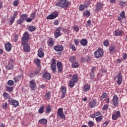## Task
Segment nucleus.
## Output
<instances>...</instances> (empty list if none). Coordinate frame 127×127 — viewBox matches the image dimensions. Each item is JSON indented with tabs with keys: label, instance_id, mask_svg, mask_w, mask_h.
<instances>
[{
	"label": "nucleus",
	"instance_id": "obj_1",
	"mask_svg": "<svg viewBox=\"0 0 127 127\" xmlns=\"http://www.w3.org/2000/svg\"><path fill=\"white\" fill-rule=\"evenodd\" d=\"M28 39H29V34L27 32L24 33L23 36L22 38V46H23L24 51L28 52L30 50L29 45L27 44L28 42Z\"/></svg>",
	"mask_w": 127,
	"mask_h": 127
},
{
	"label": "nucleus",
	"instance_id": "obj_2",
	"mask_svg": "<svg viewBox=\"0 0 127 127\" xmlns=\"http://www.w3.org/2000/svg\"><path fill=\"white\" fill-rule=\"evenodd\" d=\"M71 4V1H67V0H59L56 4L57 6L62 7V8H66Z\"/></svg>",
	"mask_w": 127,
	"mask_h": 127
},
{
	"label": "nucleus",
	"instance_id": "obj_3",
	"mask_svg": "<svg viewBox=\"0 0 127 127\" xmlns=\"http://www.w3.org/2000/svg\"><path fill=\"white\" fill-rule=\"evenodd\" d=\"M78 75L73 74L71 79L69 81L68 86L70 88H73L75 84L78 82Z\"/></svg>",
	"mask_w": 127,
	"mask_h": 127
},
{
	"label": "nucleus",
	"instance_id": "obj_4",
	"mask_svg": "<svg viewBox=\"0 0 127 127\" xmlns=\"http://www.w3.org/2000/svg\"><path fill=\"white\" fill-rule=\"evenodd\" d=\"M94 55L96 56V58H100L104 55V52L102 48H99L94 53Z\"/></svg>",
	"mask_w": 127,
	"mask_h": 127
},
{
	"label": "nucleus",
	"instance_id": "obj_5",
	"mask_svg": "<svg viewBox=\"0 0 127 127\" xmlns=\"http://www.w3.org/2000/svg\"><path fill=\"white\" fill-rule=\"evenodd\" d=\"M57 114L61 119H62L63 120H65L66 119L65 115L63 113V109H62V108H60L58 110Z\"/></svg>",
	"mask_w": 127,
	"mask_h": 127
},
{
	"label": "nucleus",
	"instance_id": "obj_6",
	"mask_svg": "<svg viewBox=\"0 0 127 127\" xmlns=\"http://www.w3.org/2000/svg\"><path fill=\"white\" fill-rule=\"evenodd\" d=\"M58 16V12L54 11L52 13L48 15L47 17V19H55Z\"/></svg>",
	"mask_w": 127,
	"mask_h": 127
},
{
	"label": "nucleus",
	"instance_id": "obj_7",
	"mask_svg": "<svg viewBox=\"0 0 127 127\" xmlns=\"http://www.w3.org/2000/svg\"><path fill=\"white\" fill-rule=\"evenodd\" d=\"M8 103H9L10 105H12V106H13V107H14L15 108H16V107H17V106L19 105V103H18V101L13 99H9L8 100Z\"/></svg>",
	"mask_w": 127,
	"mask_h": 127
},
{
	"label": "nucleus",
	"instance_id": "obj_8",
	"mask_svg": "<svg viewBox=\"0 0 127 127\" xmlns=\"http://www.w3.org/2000/svg\"><path fill=\"white\" fill-rule=\"evenodd\" d=\"M57 66L58 72L60 73L62 72V71H63V64H62V63L60 62H58Z\"/></svg>",
	"mask_w": 127,
	"mask_h": 127
},
{
	"label": "nucleus",
	"instance_id": "obj_9",
	"mask_svg": "<svg viewBox=\"0 0 127 127\" xmlns=\"http://www.w3.org/2000/svg\"><path fill=\"white\" fill-rule=\"evenodd\" d=\"M113 103L115 107H117V106H118V104H119V98H118V96L117 95H115L113 96Z\"/></svg>",
	"mask_w": 127,
	"mask_h": 127
},
{
	"label": "nucleus",
	"instance_id": "obj_10",
	"mask_svg": "<svg viewBox=\"0 0 127 127\" xmlns=\"http://www.w3.org/2000/svg\"><path fill=\"white\" fill-rule=\"evenodd\" d=\"M64 47L62 45H58L54 47V49L57 52H60V51H62L63 50Z\"/></svg>",
	"mask_w": 127,
	"mask_h": 127
},
{
	"label": "nucleus",
	"instance_id": "obj_11",
	"mask_svg": "<svg viewBox=\"0 0 127 127\" xmlns=\"http://www.w3.org/2000/svg\"><path fill=\"white\" fill-rule=\"evenodd\" d=\"M121 117V112L120 111H117L116 114H113L112 120L114 121H117L118 118Z\"/></svg>",
	"mask_w": 127,
	"mask_h": 127
},
{
	"label": "nucleus",
	"instance_id": "obj_12",
	"mask_svg": "<svg viewBox=\"0 0 127 127\" xmlns=\"http://www.w3.org/2000/svg\"><path fill=\"white\" fill-rule=\"evenodd\" d=\"M55 38H58L59 36H61V32H60V27L57 28L54 33Z\"/></svg>",
	"mask_w": 127,
	"mask_h": 127
},
{
	"label": "nucleus",
	"instance_id": "obj_13",
	"mask_svg": "<svg viewBox=\"0 0 127 127\" xmlns=\"http://www.w3.org/2000/svg\"><path fill=\"white\" fill-rule=\"evenodd\" d=\"M29 84L30 89H31V90H34L35 88H36V83L33 80H32L29 82Z\"/></svg>",
	"mask_w": 127,
	"mask_h": 127
},
{
	"label": "nucleus",
	"instance_id": "obj_14",
	"mask_svg": "<svg viewBox=\"0 0 127 127\" xmlns=\"http://www.w3.org/2000/svg\"><path fill=\"white\" fill-rule=\"evenodd\" d=\"M47 44L49 47H53V45H54V41L51 38L48 40Z\"/></svg>",
	"mask_w": 127,
	"mask_h": 127
},
{
	"label": "nucleus",
	"instance_id": "obj_15",
	"mask_svg": "<svg viewBox=\"0 0 127 127\" xmlns=\"http://www.w3.org/2000/svg\"><path fill=\"white\" fill-rule=\"evenodd\" d=\"M5 48L7 52H9V51L11 50V44L10 43H7L6 44H5Z\"/></svg>",
	"mask_w": 127,
	"mask_h": 127
},
{
	"label": "nucleus",
	"instance_id": "obj_16",
	"mask_svg": "<svg viewBox=\"0 0 127 127\" xmlns=\"http://www.w3.org/2000/svg\"><path fill=\"white\" fill-rule=\"evenodd\" d=\"M124 34V31L122 30H116L114 32V35L115 36H122Z\"/></svg>",
	"mask_w": 127,
	"mask_h": 127
},
{
	"label": "nucleus",
	"instance_id": "obj_17",
	"mask_svg": "<svg viewBox=\"0 0 127 127\" xmlns=\"http://www.w3.org/2000/svg\"><path fill=\"white\" fill-rule=\"evenodd\" d=\"M103 8V4L97 3L96 5V11H99Z\"/></svg>",
	"mask_w": 127,
	"mask_h": 127
},
{
	"label": "nucleus",
	"instance_id": "obj_18",
	"mask_svg": "<svg viewBox=\"0 0 127 127\" xmlns=\"http://www.w3.org/2000/svg\"><path fill=\"white\" fill-rule=\"evenodd\" d=\"M43 77L46 80H50L51 79V74L49 73H45L43 75Z\"/></svg>",
	"mask_w": 127,
	"mask_h": 127
},
{
	"label": "nucleus",
	"instance_id": "obj_19",
	"mask_svg": "<svg viewBox=\"0 0 127 127\" xmlns=\"http://www.w3.org/2000/svg\"><path fill=\"white\" fill-rule=\"evenodd\" d=\"M117 77H118L117 84H118L119 85H121L122 84V74H121V73H118L117 75Z\"/></svg>",
	"mask_w": 127,
	"mask_h": 127
},
{
	"label": "nucleus",
	"instance_id": "obj_20",
	"mask_svg": "<svg viewBox=\"0 0 127 127\" xmlns=\"http://www.w3.org/2000/svg\"><path fill=\"white\" fill-rule=\"evenodd\" d=\"M38 55L40 58H42V57H43L44 56V53L42 51V48H41L39 49Z\"/></svg>",
	"mask_w": 127,
	"mask_h": 127
},
{
	"label": "nucleus",
	"instance_id": "obj_21",
	"mask_svg": "<svg viewBox=\"0 0 127 127\" xmlns=\"http://www.w3.org/2000/svg\"><path fill=\"white\" fill-rule=\"evenodd\" d=\"M109 51L111 53H115L116 52V47L114 45L110 46Z\"/></svg>",
	"mask_w": 127,
	"mask_h": 127
},
{
	"label": "nucleus",
	"instance_id": "obj_22",
	"mask_svg": "<svg viewBox=\"0 0 127 127\" xmlns=\"http://www.w3.org/2000/svg\"><path fill=\"white\" fill-rule=\"evenodd\" d=\"M96 104H97V102L96 101V100H93L90 103V108H91V109H93V108H95V107H96Z\"/></svg>",
	"mask_w": 127,
	"mask_h": 127
},
{
	"label": "nucleus",
	"instance_id": "obj_23",
	"mask_svg": "<svg viewBox=\"0 0 127 127\" xmlns=\"http://www.w3.org/2000/svg\"><path fill=\"white\" fill-rule=\"evenodd\" d=\"M90 14L91 13H90V11L88 10H85L83 12V15L84 16H85V17H89Z\"/></svg>",
	"mask_w": 127,
	"mask_h": 127
},
{
	"label": "nucleus",
	"instance_id": "obj_24",
	"mask_svg": "<svg viewBox=\"0 0 127 127\" xmlns=\"http://www.w3.org/2000/svg\"><path fill=\"white\" fill-rule=\"evenodd\" d=\"M87 43L88 41L85 39H82L80 41V44H81V45H83V46H86Z\"/></svg>",
	"mask_w": 127,
	"mask_h": 127
},
{
	"label": "nucleus",
	"instance_id": "obj_25",
	"mask_svg": "<svg viewBox=\"0 0 127 127\" xmlns=\"http://www.w3.org/2000/svg\"><path fill=\"white\" fill-rule=\"evenodd\" d=\"M51 69L54 74H56V65L51 64Z\"/></svg>",
	"mask_w": 127,
	"mask_h": 127
},
{
	"label": "nucleus",
	"instance_id": "obj_26",
	"mask_svg": "<svg viewBox=\"0 0 127 127\" xmlns=\"http://www.w3.org/2000/svg\"><path fill=\"white\" fill-rule=\"evenodd\" d=\"M39 123H40V124H42V125H46V124H47V119H40L39 121Z\"/></svg>",
	"mask_w": 127,
	"mask_h": 127
},
{
	"label": "nucleus",
	"instance_id": "obj_27",
	"mask_svg": "<svg viewBox=\"0 0 127 127\" xmlns=\"http://www.w3.org/2000/svg\"><path fill=\"white\" fill-rule=\"evenodd\" d=\"M90 85L89 84H85L84 86L83 91L84 92H87V91H89L90 90Z\"/></svg>",
	"mask_w": 127,
	"mask_h": 127
},
{
	"label": "nucleus",
	"instance_id": "obj_28",
	"mask_svg": "<svg viewBox=\"0 0 127 127\" xmlns=\"http://www.w3.org/2000/svg\"><path fill=\"white\" fill-rule=\"evenodd\" d=\"M6 69L7 70H11V69H13V65L12 64H10V62H9L8 64L6 66Z\"/></svg>",
	"mask_w": 127,
	"mask_h": 127
},
{
	"label": "nucleus",
	"instance_id": "obj_29",
	"mask_svg": "<svg viewBox=\"0 0 127 127\" xmlns=\"http://www.w3.org/2000/svg\"><path fill=\"white\" fill-rule=\"evenodd\" d=\"M6 89L7 92H8L9 93H11V92L13 91V87L6 86Z\"/></svg>",
	"mask_w": 127,
	"mask_h": 127
},
{
	"label": "nucleus",
	"instance_id": "obj_30",
	"mask_svg": "<svg viewBox=\"0 0 127 127\" xmlns=\"http://www.w3.org/2000/svg\"><path fill=\"white\" fill-rule=\"evenodd\" d=\"M45 111H46V113L47 114H49V113H50V112H51V107H50V105H48L47 106Z\"/></svg>",
	"mask_w": 127,
	"mask_h": 127
},
{
	"label": "nucleus",
	"instance_id": "obj_31",
	"mask_svg": "<svg viewBox=\"0 0 127 127\" xmlns=\"http://www.w3.org/2000/svg\"><path fill=\"white\" fill-rule=\"evenodd\" d=\"M44 108H45V106L44 105H42L38 111L39 114H43V112H44Z\"/></svg>",
	"mask_w": 127,
	"mask_h": 127
},
{
	"label": "nucleus",
	"instance_id": "obj_32",
	"mask_svg": "<svg viewBox=\"0 0 127 127\" xmlns=\"http://www.w3.org/2000/svg\"><path fill=\"white\" fill-rule=\"evenodd\" d=\"M69 61L71 63H73V62H75L76 61V57L72 56L69 58Z\"/></svg>",
	"mask_w": 127,
	"mask_h": 127
},
{
	"label": "nucleus",
	"instance_id": "obj_33",
	"mask_svg": "<svg viewBox=\"0 0 127 127\" xmlns=\"http://www.w3.org/2000/svg\"><path fill=\"white\" fill-rule=\"evenodd\" d=\"M27 16V15L26 14H23L20 16V19L24 21L26 19Z\"/></svg>",
	"mask_w": 127,
	"mask_h": 127
},
{
	"label": "nucleus",
	"instance_id": "obj_34",
	"mask_svg": "<svg viewBox=\"0 0 127 127\" xmlns=\"http://www.w3.org/2000/svg\"><path fill=\"white\" fill-rule=\"evenodd\" d=\"M50 95H51V92H49L48 93H46L45 94V98L46 100H50Z\"/></svg>",
	"mask_w": 127,
	"mask_h": 127
},
{
	"label": "nucleus",
	"instance_id": "obj_35",
	"mask_svg": "<svg viewBox=\"0 0 127 127\" xmlns=\"http://www.w3.org/2000/svg\"><path fill=\"white\" fill-rule=\"evenodd\" d=\"M35 63H36V64L37 65V67H41V66H40V60L37 59L35 61Z\"/></svg>",
	"mask_w": 127,
	"mask_h": 127
},
{
	"label": "nucleus",
	"instance_id": "obj_36",
	"mask_svg": "<svg viewBox=\"0 0 127 127\" xmlns=\"http://www.w3.org/2000/svg\"><path fill=\"white\" fill-rule=\"evenodd\" d=\"M69 48H70V49H72L73 51H76V47H75V46H74L73 44H70L69 45Z\"/></svg>",
	"mask_w": 127,
	"mask_h": 127
},
{
	"label": "nucleus",
	"instance_id": "obj_37",
	"mask_svg": "<svg viewBox=\"0 0 127 127\" xmlns=\"http://www.w3.org/2000/svg\"><path fill=\"white\" fill-rule=\"evenodd\" d=\"M7 85L8 86H13L14 85V82L11 80L7 81Z\"/></svg>",
	"mask_w": 127,
	"mask_h": 127
},
{
	"label": "nucleus",
	"instance_id": "obj_38",
	"mask_svg": "<svg viewBox=\"0 0 127 127\" xmlns=\"http://www.w3.org/2000/svg\"><path fill=\"white\" fill-rule=\"evenodd\" d=\"M79 66V64L77 62H75L72 64V68H77Z\"/></svg>",
	"mask_w": 127,
	"mask_h": 127
},
{
	"label": "nucleus",
	"instance_id": "obj_39",
	"mask_svg": "<svg viewBox=\"0 0 127 127\" xmlns=\"http://www.w3.org/2000/svg\"><path fill=\"white\" fill-rule=\"evenodd\" d=\"M35 27L34 26H30L28 28V30H29V31H31V32H32V31H35Z\"/></svg>",
	"mask_w": 127,
	"mask_h": 127
},
{
	"label": "nucleus",
	"instance_id": "obj_40",
	"mask_svg": "<svg viewBox=\"0 0 127 127\" xmlns=\"http://www.w3.org/2000/svg\"><path fill=\"white\" fill-rule=\"evenodd\" d=\"M40 70H41V67H37L36 72H35L36 75H37V74H39V73H40Z\"/></svg>",
	"mask_w": 127,
	"mask_h": 127
},
{
	"label": "nucleus",
	"instance_id": "obj_41",
	"mask_svg": "<svg viewBox=\"0 0 127 127\" xmlns=\"http://www.w3.org/2000/svg\"><path fill=\"white\" fill-rule=\"evenodd\" d=\"M3 96L5 99H9L10 97V96H9V94L7 93H4Z\"/></svg>",
	"mask_w": 127,
	"mask_h": 127
},
{
	"label": "nucleus",
	"instance_id": "obj_42",
	"mask_svg": "<svg viewBox=\"0 0 127 127\" xmlns=\"http://www.w3.org/2000/svg\"><path fill=\"white\" fill-rule=\"evenodd\" d=\"M103 120V116H100L96 118V122H101Z\"/></svg>",
	"mask_w": 127,
	"mask_h": 127
},
{
	"label": "nucleus",
	"instance_id": "obj_43",
	"mask_svg": "<svg viewBox=\"0 0 127 127\" xmlns=\"http://www.w3.org/2000/svg\"><path fill=\"white\" fill-rule=\"evenodd\" d=\"M15 19V17H12L10 20L9 21L10 22V25H11V24H12L13 23V22H14V20Z\"/></svg>",
	"mask_w": 127,
	"mask_h": 127
},
{
	"label": "nucleus",
	"instance_id": "obj_44",
	"mask_svg": "<svg viewBox=\"0 0 127 127\" xmlns=\"http://www.w3.org/2000/svg\"><path fill=\"white\" fill-rule=\"evenodd\" d=\"M61 90L62 92L63 93H66V87L63 86L61 87Z\"/></svg>",
	"mask_w": 127,
	"mask_h": 127
},
{
	"label": "nucleus",
	"instance_id": "obj_45",
	"mask_svg": "<svg viewBox=\"0 0 127 127\" xmlns=\"http://www.w3.org/2000/svg\"><path fill=\"white\" fill-rule=\"evenodd\" d=\"M88 125L89 127H93V126H94V122H93L92 121H89L88 123Z\"/></svg>",
	"mask_w": 127,
	"mask_h": 127
},
{
	"label": "nucleus",
	"instance_id": "obj_46",
	"mask_svg": "<svg viewBox=\"0 0 127 127\" xmlns=\"http://www.w3.org/2000/svg\"><path fill=\"white\" fill-rule=\"evenodd\" d=\"M2 108L4 110H6L7 108V103H4L3 104Z\"/></svg>",
	"mask_w": 127,
	"mask_h": 127
},
{
	"label": "nucleus",
	"instance_id": "obj_47",
	"mask_svg": "<svg viewBox=\"0 0 127 127\" xmlns=\"http://www.w3.org/2000/svg\"><path fill=\"white\" fill-rule=\"evenodd\" d=\"M24 21L23 20H22L21 18H20L17 21V24H21V23H23V22H24Z\"/></svg>",
	"mask_w": 127,
	"mask_h": 127
},
{
	"label": "nucleus",
	"instance_id": "obj_48",
	"mask_svg": "<svg viewBox=\"0 0 127 127\" xmlns=\"http://www.w3.org/2000/svg\"><path fill=\"white\" fill-rule=\"evenodd\" d=\"M79 10H81V11H83V10H84V5L83 4H81L80 5H79Z\"/></svg>",
	"mask_w": 127,
	"mask_h": 127
},
{
	"label": "nucleus",
	"instance_id": "obj_49",
	"mask_svg": "<svg viewBox=\"0 0 127 127\" xmlns=\"http://www.w3.org/2000/svg\"><path fill=\"white\" fill-rule=\"evenodd\" d=\"M51 65H56V60L55 59L53 58L52 60V64Z\"/></svg>",
	"mask_w": 127,
	"mask_h": 127
},
{
	"label": "nucleus",
	"instance_id": "obj_50",
	"mask_svg": "<svg viewBox=\"0 0 127 127\" xmlns=\"http://www.w3.org/2000/svg\"><path fill=\"white\" fill-rule=\"evenodd\" d=\"M120 16L121 17H122V18H126V16H125V11H122L120 13Z\"/></svg>",
	"mask_w": 127,
	"mask_h": 127
},
{
	"label": "nucleus",
	"instance_id": "obj_51",
	"mask_svg": "<svg viewBox=\"0 0 127 127\" xmlns=\"http://www.w3.org/2000/svg\"><path fill=\"white\" fill-rule=\"evenodd\" d=\"M33 19L32 18H26V21L27 22H31Z\"/></svg>",
	"mask_w": 127,
	"mask_h": 127
},
{
	"label": "nucleus",
	"instance_id": "obj_52",
	"mask_svg": "<svg viewBox=\"0 0 127 127\" xmlns=\"http://www.w3.org/2000/svg\"><path fill=\"white\" fill-rule=\"evenodd\" d=\"M13 5L14 6H17L18 5V0H16L13 2Z\"/></svg>",
	"mask_w": 127,
	"mask_h": 127
},
{
	"label": "nucleus",
	"instance_id": "obj_53",
	"mask_svg": "<svg viewBox=\"0 0 127 127\" xmlns=\"http://www.w3.org/2000/svg\"><path fill=\"white\" fill-rule=\"evenodd\" d=\"M120 4H121V5H122V6H125V5H126V2L124 1H120Z\"/></svg>",
	"mask_w": 127,
	"mask_h": 127
},
{
	"label": "nucleus",
	"instance_id": "obj_54",
	"mask_svg": "<svg viewBox=\"0 0 127 127\" xmlns=\"http://www.w3.org/2000/svg\"><path fill=\"white\" fill-rule=\"evenodd\" d=\"M108 108H109V105H105L103 106V111H106V110H107V109H108Z\"/></svg>",
	"mask_w": 127,
	"mask_h": 127
},
{
	"label": "nucleus",
	"instance_id": "obj_55",
	"mask_svg": "<svg viewBox=\"0 0 127 127\" xmlns=\"http://www.w3.org/2000/svg\"><path fill=\"white\" fill-rule=\"evenodd\" d=\"M94 75L95 74L94 72H90V77H91V79H92V80H94Z\"/></svg>",
	"mask_w": 127,
	"mask_h": 127
},
{
	"label": "nucleus",
	"instance_id": "obj_56",
	"mask_svg": "<svg viewBox=\"0 0 127 127\" xmlns=\"http://www.w3.org/2000/svg\"><path fill=\"white\" fill-rule=\"evenodd\" d=\"M36 75L35 72H34V73H30L29 74V77L30 78H33V77H34V76Z\"/></svg>",
	"mask_w": 127,
	"mask_h": 127
},
{
	"label": "nucleus",
	"instance_id": "obj_57",
	"mask_svg": "<svg viewBox=\"0 0 127 127\" xmlns=\"http://www.w3.org/2000/svg\"><path fill=\"white\" fill-rule=\"evenodd\" d=\"M85 3L86 4L84 5V6H85V7H88L87 5H89V4H90V3H91V2L90 1H86ZM86 4H87V5Z\"/></svg>",
	"mask_w": 127,
	"mask_h": 127
},
{
	"label": "nucleus",
	"instance_id": "obj_58",
	"mask_svg": "<svg viewBox=\"0 0 127 127\" xmlns=\"http://www.w3.org/2000/svg\"><path fill=\"white\" fill-rule=\"evenodd\" d=\"M36 13L35 12H33V13L31 14V17L32 19H34V17H35V15H36Z\"/></svg>",
	"mask_w": 127,
	"mask_h": 127
},
{
	"label": "nucleus",
	"instance_id": "obj_59",
	"mask_svg": "<svg viewBox=\"0 0 127 127\" xmlns=\"http://www.w3.org/2000/svg\"><path fill=\"white\" fill-rule=\"evenodd\" d=\"M123 60H126V59H127V54H124L123 56Z\"/></svg>",
	"mask_w": 127,
	"mask_h": 127
},
{
	"label": "nucleus",
	"instance_id": "obj_60",
	"mask_svg": "<svg viewBox=\"0 0 127 127\" xmlns=\"http://www.w3.org/2000/svg\"><path fill=\"white\" fill-rule=\"evenodd\" d=\"M104 45L105 46H109V42L108 41H105L104 42Z\"/></svg>",
	"mask_w": 127,
	"mask_h": 127
},
{
	"label": "nucleus",
	"instance_id": "obj_61",
	"mask_svg": "<svg viewBox=\"0 0 127 127\" xmlns=\"http://www.w3.org/2000/svg\"><path fill=\"white\" fill-rule=\"evenodd\" d=\"M96 117H98V116H100L101 112L100 111H98L94 113Z\"/></svg>",
	"mask_w": 127,
	"mask_h": 127
},
{
	"label": "nucleus",
	"instance_id": "obj_62",
	"mask_svg": "<svg viewBox=\"0 0 127 127\" xmlns=\"http://www.w3.org/2000/svg\"><path fill=\"white\" fill-rule=\"evenodd\" d=\"M74 30H75V31H79V27L77 26H74Z\"/></svg>",
	"mask_w": 127,
	"mask_h": 127
},
{
	"label": "nucleus",
	"instance_id": "obj_63",
	"mask_svg": "<svg viewBox=\"0 0 127 127\" xmlns=\"http://www.w3.org/2000/svg\"><path fill=\"white\" fill-rule=\"evenodd\" d=\"M109 124V121L105 122V123L103 124V127H106L108 126Z\"/></svg>",
	"mask_w": 127,
	"mask_h": 127
},
{
	"label": "nucleus",
	"instance_id": "obj_64",
	"mask_svg": "<svg viewBox=\"0 0 127 127\" xmlns=\"http://www.w3.org/2000/svg\"><path fill=\"white\" fill-rule=\"evenodd\" d=\"M74 43H75V45H79V41H78L77 40L75 39V40H74Z\"/></svg>",
	"mask_w": 127,
	"mask_h": 127
}]
</instances>
